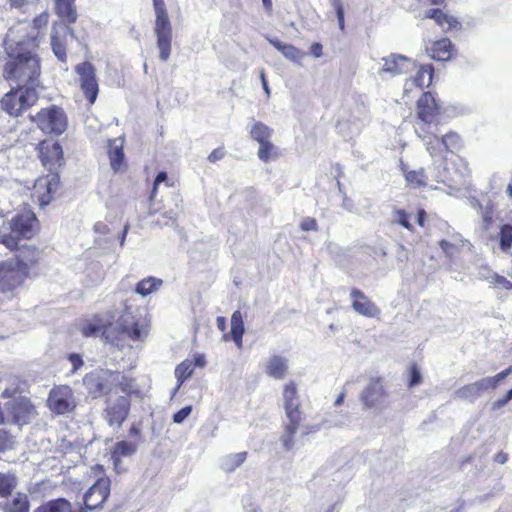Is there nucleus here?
Listing matches in <instances>:
<instances>
[{
  "label": "nucleus",
  "instance_id": "f257e3e1",
  "mask_svg": "<svg viewBox=\"0 0 512 512\" xmlns=\"http://www.w3.org/2000/svg\"><path fill=\"white\" fill-rule=\"evenodd\" d=\"M81 330L85 337L101 336L105 342L117 347L123 346L121 341L126 337L132 341H143L148 334L144 321L136 319L128 309L121 315L115 327H106L101 321L95 320L84 324Z\"/></svg>",
  "mask_w": 512,
  "mask_h": 512
},
{
  "label": "nucleus",
  "instance_id": "f03ea898",
  "mask_svg": "<svg viewBox=\"0 0 512 512\" xmlns=\"http://www.w3.org/2000/svg\"><path fill=\"white\" fill-rule=\"evenodd\" d=\"M26 240L19 238V246L14 249L15 259L4 262L0 269L1 281L11 288L20 285L28 276L29 269L39 260V251L28 245Z\"/></svg>",
  "mask_w": 512,
  "mask_h": 512
},
{
  "label": "nucleus",
  "instance_id": "7ed1b4c3",
  "mask_svg": "<svg viewBox=\"0 0 512 512\" xmlns=\"http://www.w3.org/2000/svg\"><path fill=\"white\" fill-rule=\"evenodd\" d=\"M19 47L18 54L5 64L4 74L7 79L15 81L17 87L33 86L36 89L40 75L39 59L31 50L22 51L23 46Z\"/></svg>",
  "mask_w": 512,
  "mask_h": 512
},
{
  "label": "nucleus",
  "instance_id": "20e7f679",
  "mask_svg": "<svg viewBox=\"0 0 512 512\" xmlns=\"http://www.w3.org/2000/svg\"><path fill=\"white\" fill-rule=\"evenodd\" d=\"M36 217L33 213L26 212L14 216L8 227H0V243L10 251L19 246V238L30 239L34 235V223Z\"/></svg>",
  "mask_w": 512,
  "mask_h": 512
},
{
  "label": "nucleus",
  "instance_id": "39448f33",
  "mask_svg": "<svg viewBox=\"0 0 512 512\" xmlns=\"http://www.w3.org/2000/svg\"><path fill=\"white\" fill-rule=\"evenodd\" d=\"M153 6L156 16L154 32L157 37L159 58L166 62L171 54L172 27L164 0H153Z\"/></svg>",
  "mask_w": 512,
  "mask_h": 512
},
{
  "label": "nucleus",
  "instance_id": "423d86ee",
  "mask_svg": "<svg viewBox=\"0 0 512 512\" xmlns=\"http://www.w3.org/2000/svg\"><path fill=\"white\" fill-rule=\"evenodd\" d=\"M121 375L108 369H97L85 375L83 384L92 398L107 395L120 384Z\"/></svg>",
  "mask_w": 512,
  "mask_h": 512
},
{
  "label": "nucleus",
  "instance_id": "0eeeda50",
  "mask_svg": "<svg viewBox=\"0 0 512 512\" xmlns=\"http://www.w3.org/2000/svg\"><path fill=\"white\" fill-rule=\"evenodd\" d=\"M29 117L46 134L61 135L67 129V116L64 110L56 105L42 108L36 115Z\"/></svg>",
  "mask_w": 512,
  "mask_h": 512
},
{
  "label": "nucleus",
  "instance_id": "6e6552de",
  "mask_svg": "<svg viewBox=\"0 0 512 512\" xmlns=\"http://www.w3.org/2000/svg\"><path fill=\"white\" fill-rule=\"evenodd\" d=\"M38 98V93L33 86H20L5 94L1 99V105L10 116L17 117L33 106Z\"/></svg>",
  "mask_w": 512,
  "mask_h": 512
},
{
  "label": "nucleus",
  "instance_id": "1a4fd4ad",
  "mask_svg": "<svg viewBox=\"0 0 512 512\" xmlns=\"http://www.w3.org/2000/svg\"><path fill=\"white\" fill-rule=\"evenodd\" d=\"M130 399L124 395L110 394L105 401L102 417L113 430H119L130 412Z\"/></svg>",
  "mask_w": 512,
  "mask_h": 512
},
{
  "label": "nucleus",
  "instance_id": "9d476101",
  "mask_svg": "<svg viewBox=\"0 0 512 512\" xmlns=\"http://www.w3.org/2000/svg\"><path fill=\"white\" fill-rule=\"evenodd\" d=\"M6 423H12L19 427L28 424L34 418L36 412L30 400L26 397H18L4 404Z\"/></svg>",
  "mask_w": 512,
  "mask_h": 512
},
{
  "label": "nucleus",
  "instance_id": "9b49d317",
  "mask_svg": "<svg viewBox=\"0 0 512 512\" xmlns=\"http://www.w3.org/2000/svg\"><path fill=\"white\" fill-rule=\"evenodd\" d=\"M75 72L79 76L80 87L85 97L93 104L99 92L94 66L90 62H83L75 67Z\"/></svg>",
  "mask_w": 512,
  "mask_h": 512
},
{
  "label": "nucleus",
  "instance_id": "f8f14e48",
  "mask_svg": "<svg viewBox=\"0 0 512 512\" xmlns=\"http://www.w3.org/2000/svg\"><path fill=\"white\" fill-rule=\"evenodd\" d=\"M48 18H49V15L46 12L37 16L33 20V24H34L33 32L31 34H28L27 37H23V38H19V39L16 38L17 33L26 29L25 23H19L17 26L10 28L9 32L7 34L8 41L15 43L17 46H28V47L35 48L38 45V43H37V33H35L34 30L46 26L48 23Z\"/></svg>",
  "mask_w": 512,
  "mask_h": 512
},
{
  "label": "nucleus",
  "instance_id": "ddd939ff",
  "mask_svg": "<svg viewBox=\"0 0 512 512\" xmlns=\"http://www.w3.org/2000/svg\"><path fill=\"white\" fill-rule=\"evenodd\" d=\"M110 494V480L98 479L84 494L83 500L86 510L93 511L102 506Z\"/></svg>",
  "mask_w": 512,
  "mask_h": 512
},
{
  "label": "nucleus",
  "instance_id": "4468645a",
  "mask_svg": "<svg viewBox=\"0 0 512 512\" xmlns=\"http://www.w3.org/2000/svg\"><path fill=\"white\" fill-rule=\"evenodd\" d=\"M283 407L288 421H302L300 400L297 394V387L294 382H289L283 390Z\"/></svg>",
  "mask_w": 512,
  "mask_h": 512
},
{
  "label": "nucleus",
  "instance_id": "2eb2a0df",
  "mask_svg": "<svg viewBox=\"0 0 512 512\" xmlns=\"http://www.w3.org/2000/svg\"><path fill=\"white\" fill-rule=\"evenodd\" d=\"M39 157L42 164L49 170L60 166L63 160V150L57 141L44 140L39 144Z\"/></svg>",
  "mask_w": 512,
  "mask_h": 512
},
{
  "label": "nucleus",
  "instance_id": "dca6fc26",
  "mask_svg": "<svg viewBox=\"0 0 512 512\" xmlns=\"http://www.w3.org/2000/svg\"><path fill=\"white\" fill-rule=\"evenodd\" d=\"M48 405L57 414L70 412L74 407L71 390L67 386L53 389L49 394Z\"/></svg>",
  "mask_w": 512,
  "mask_h": 512
},
{
  "label": "nucleus",
  "instance_id": "f3484780",
  "mask_svg": "<svg viewBox=\"0 0 512 512\" xmlns=\"http://www.w3.org/2000/svg\"><path fill=\"white\" fill-rule=\"evenodd\" d=\"M387 396L382 381L379 378L371 379L360 395V400L366 408L380 407Z\"/></svg>",
  "mask_w": 512,
  "mask_h": 512
},
{
  "label": "nucleus",
  "instance_id": "a211bd4d",
  "mask_svg": "<svg viewBox=\"0 0 512 512\" xmlns=\"http://www.w3.org/2000/svg\"><path fill=\"white\" fill-rule=\"evenodd\" d=\"M350 297L353 299V310L364 317L374 318L380 315V309L366 296L361 290L353 288L350 292Z\"/></svg>",
  "mask_w": 512,
  "mask_h": 512
},
{
  "label": "nucleus",
  "instance_id": "6ab92c4d",
  "mask_svg": "<svg viewBox=\"0 0 512 512\" xmlns=\"http://www.w3.org/2000/svg\"><path fill=\"white\" fill-rule=\"evenodd\" d=\"M383 66L379 73H389L392 76L407 73L414 67V62L408 57L400 54H390L382 58Z\"/></svg>",
  "mask_w": 512,
  "mask_h": 512
},
{
  "label": "nucleus",
  "instance_id": "aec40b11",
  "mask_svg": "<svg viewBox=\"0 0 512 512\" xmlns=\"http://www.w3.org/2000/svg\"><path fill=\"white\" fill-rule=\"evenodd\" d=\"M60 186V177L58 174L51 173L46 177L37 180L35 184L36 192L39 193V203L42 206L48 205Z\"/></svg>",
  "mask_w": 512,
  "mask_h": 512
},
{
  "label": "nucleus",
  "instance_id": "412c9836",
  "mask_svg": "<svg viewBox=\"0 0 512 512\" xmlns=\"http://www.w3.org/2000/svg\"><path fill=\"white\" fill-rule=\"evenodd\" d=\"M59 30L63 31L65 34L69 33L71 36L74 35V30L73 28L65 25L64 23H55L52 27L51 46L53 53L60 61L65 62L67 58L66 47L64 42L58 37Z\"/></svg>",
  "mask_w": 512,
  "mask_h": 512
},
{
  "label": "nucleus",
  "instance_id": "4be33fe9",
  "mask_svg": "<svg viewBox=\"0 0 512 512\" xmlns=\"http://www.w3.org/2000/svg\"><path fill=\"white\" fill-rule=\"evenodd\" d=\"M417 109L418 117L425 123H430L435 113L438 112L439 107L434 96L430 92H426L418 100Z\"/></svg>",
  "mask_w": 512,
  "mask_h": 512
},
{
  "label": "nucleus",
  "instance_id": "5701e85b",
  "mask_svg": "<svg viewBox=\"0 0 512 512\" xmlns=\"http://www.w3.org/2000/svg\"><path fill=\"white\" fill-rule=\"evenodd\" d=\"M288 359L281 355H272L266 362L265 372L268 376L280 380L283 379L288 372Z\"/></svg>",
  "mask_w": 512,
  "mask_h": 512
},
{
  "label": "nucleus",
  "instance_id": "b1692460",
  "mask_svg": "<svg viewBox=\"0 0 512 512\" xmlns=\"http://www.w3.org/2000/svg\"><path fill=\"white\" fill-rule=\"evenodd\" d=\"M138 443L133 441H119L114 444L111 451V459L113 461L115 469H118L121 464L123 457H130L137 451Z\"/></svg>",
  "mask_w": 512,
  "mask_h": 512
},
{
  "label": "nucleus",
  "instance_id": "393cba45",
  "mask_svg": "<svg viewBox=\"0 0 512 512\" xmlns=\"http://www.w3.org/2000/svg\"><path fill=\"white\" fill-rule=\"evenodd\" d=\"M123 138H115L108 141V156L111 168L114 172H118L124 161Z\"/></svg>",
  "mask_w": 512,
  "mask_h": 512
},
{
  "label": "nucleus",
  "instance_id": "a878e982",
  "mask_svg": "<svg viewBox=\"0 0 512 512\" xmlns=\"http://www.w3.org/2000/svg\"><path fill=\"white\" fill-rule=\"evenodd\" d=\"M55 11L59 18L67 24L75 23L77 20V11L75 0H54Z\"/></svg>",
  "mask_w": 512,
  "mask_h": 512
},
{
  "label": "nucleus",
  "instance_id": "bb28decb",
  "mask_svg": "<svg viewBox=\"0 0 512 512\" xmlns=\"http://www.w3.org/2000/svg\"><path fill=\"white\" fill-rule=\"evenodd\" d=\"M453 55V45L448 38H443L433 43L430 56L437 61H448Z\"/></svg>",
  "mask_w": 512,
  "mask_h": 512
},
{
  "label": "nucleus",
  "instance_id": "cd10ccee",
  "mask_svg": "<svg viewBox=\"0 0 512 512\" xmlns=\"http://www.w3.org/2000/svg\"><path fill=\"white\" fill-rule=\"evenodd\" d=\"M268 41L288 60L299 62L304 56L301 50L291 44L283 43L276 38H268Z\"/></svg>",
  "mask_w": 512,
  "mask_h": 512
},
{
  "label": "nucleus",
  "instance_id": "c85d7f7f",
  "mask_svg": "<svg viewBox=\"0 0 512 512\" xmlns=\"http://www.w3.org/2000/svg\"><path fill=\"white\" fill-rule=\"evenodd\" d=\"M301 421H288L284 426V432L280 437L282 448L290 451L295 446V435L299 429Z\"/></svg>",
  "mask_w": 512,
  "mask_h": 512
},
{
  "label": "nucleus",
  "instance_id": "c756f323",
  "mask_svg": "<svg viewBox=\"0 0 512 512\" xmlns=\"http://www.w3.org/2000/svg\"><path fill=\"white\" fill-rule=\"evenodd\" d=\"M29 501L26 494L18 493L11 501L1 505L3 512H29Z\"/></svg>",
  "mask_w": 512,
  "mask_h": 512
},
{
  "label": "nucleus",
  "instance_id": "7c9ffc66",
  "mask_svg": "<svg viewBox=\"0 0 512 512\" xmlns=\"http://www.w3.org/2000/svg\"><path fill=\"white\" fill-rule=\"evenodd\" d=\"M246 457V452L226 455L221 459L220 467L225 472H233L245 462Z\"/></svg>",
  "mask_w": 512,
  "mask_h": 512
},
{
  "label": "nucleus",
  "instance_id": "2f4dec72",
  "mask_svg": "<svg viewBox=\"0 0 512 512\" xmlns=\"http://www.w3.org/2000/svg\"><path fill=\"white\" fill-rule=\"evenodd\" d=\"M273 135V129L266 124L257 121L251 126L250 136L259 144L270 141Z\"/></svg>",
  "mask_w": 512,
  "mask_h": 512
},
{
  "label": "nucleus",
  "instance_id": "473e14b6",
  "mask_svg": "<svg viewBox=\"0 0 512 512\" xmlns=\"http://www.w3.org/2000/svg\"><path fill=\"white\" fill-rule=\"evenodd\" d=\"M162 283L163 281L159 278L152 276L147 277L137 283L135 293L142 297L148 296L152 292L158 290Z\"/></svg>",
  "mask_w": 512,
  "mask_h": 512
},
{
  "label": "nucleus",
  "instance_id": "72a5a7b5",
  "mask_svg": "<svg viewBox=\"0 0 512 512\" xmlns=\"http://www.w3.org/2000/svg\"><path fill=\"white\" fill-rule=\"evenodd\" d=\"M454 398L467 400L474 403L481 395L475 383L464 385L453 393Z\"/></svg>",
  "mask_w": 512,
  "mask_h": 512
},
{
  "label": "nucleus",
  "instance_id": "f704fd0d",
  "mask_svg": "<svg viewBox=\"0 0 512 512\" xmlns=\"http://www.w3.org/2000/svg\"><path fill=\"white\" fill-rule=\"evenodd\" d=\"M193 371V364L189 360H185L176 366L175 377L177 378V386L173 394H175L180 386L184 383V381L192 375Z\"/></svg>",
  "mask_w": 512,
  "mask_h": 512
},
{
  "label": "nucleus",
  "instance_id": "c9c22d12",
  "mask_svg": "<svg viewBox=\"0 0 512 512\" xmlns=\"http://www.w3.org/2000/svg\"><path fill=\"white\" fill-rule=\"evenodd\" d=\"M257 156L261 161L267 163L270 160L277 158V147L271 142V140L261 143L259 144Z\"/></svg>",
  "mask_w": 512,
  "mask_h": 512
},
{
  "label": "nucleus",
  "instance_id": "e433bc0d",
  "mask_svg": "<svg viewBox=\"0 0 512 512\" xmlns=\"http://www.w3.org/2000/svg\"><path fill=\"white\" fill-rule=\"evenodd\" d=\"M17 485L16 477L12 474L0 473V497H7Z\"/></svg>",
  "mask_w": 512,
  "mask_h": 512
},
{
  "label": "nucleus",
  "instance_id": "4c0bfd02",
  "mask_svg": "<svg viewBox=\"0 0 512 512\" xmlns=\"http://www.w3.org/2000/svg\"><path fill=\"white\" fill-rule=\"evenodd\" d=\"M422 141L426 146V150L432 157L440 155L444 150L442 147L441 139L437 136L426 135L422 137Z\"/></svg>",
  "mask_w": 512,
  "mask_h": 512
},
{
  "label": "nucleus",
  "instance_id": "58836bf2",
  "mask_svg": "<svg viewBox=\"0 0 512 512\" xmlns=\"http://www.w3.org/2000/svg\"><path fill=\"white\" fill-rule=\"evenodd\" d=\"M432 77H433L432 65H424L418 71L417 76L411 82L410 85L415 84L422 88L425 85V82H427V85H429L432 82Z\"/></svg>",
  "mask_w": 512,
  "mask_h": 512
},
{
  "label": "nucleus",
  "instance_id": "ea45409f",
  "mask_svg": "<svg viewBox=\"0 0 512 512\" xmlns=\"http://www.w3.org/2000/svg\"><path fill=\"white\" fill-rule=\"evenodd\" d=\"M442 147L449 152H454L461 147V138L455 132H449L441 138Z\"/></svg>",
  "mask_w": 512,
  "mask_h": 512
},
{
  "label": "nucleus",
  "instance_id": "a19ab883",
  "mask_svg": "<svg viewBox=\"0 0 512 512\" xmlns=\"http://www.w3.org/2000/svg\"><path fill=\"white\" fill-rule=\"evenodd\" d=\"M499 244L502 251L506 252L512 247V225L505 224L501 227Z\"/></svg>",
  "mask_w": 512,
  "mask_h": 512
},
{
  "label": "nucleus",
  "instance_id": "79ce46f5",
  "mask_svg": "<svg viewBox=\"0 0 512 512\" xmlns=\"http://www.w3.org/2000/svg\"><path fill=\"white\" fill-rule=\"evenodd\" d=\"M245 332L243 317L239 310L235 311L231 316V337L243 335Z\"/></svg>",
  "mask_w": 512,
  "mask_h": 512
},
{
  "label": "nucleus",
  "instance_id": "37998d69",
  "mask_svg": "<svg viewBox=\"0 0 512 512\" xmlns=\"http://www.w3.org/2000/svg\"><path fill=\"white\" fill-rule=\"evenodd\" d=\"M405 178L407 182L414 187H420L422 185H425L426 176L423 169L419 171L406 172Z\"/></svg>",
  "mask_w": 512,
  "mask_h": 512
},
{
  "label": "nucleus",
  "instance_id": "c03bdc74",
  "mask_svg": "<svg viewBox=\"0 0 512 512\" xmlns=\"http://www.w3.org/2000/svg\"><path fill=\"white\" fill-rule=\"evenodd\" d=\"M15 438L4 429H0V453L12 450L15 446Z\"/></svg>",
  "mask_w": 512,
  "mask_h": 512
},
{
  "label": "nucleus",
  "instance_id": "a18cd8bd",
  "mask_svg": "<svg viewBox=\"0 0 512 512\" xmlns=\"http://www.w3.org/2000/svg\"><path fill=\"white\" fill-rule=\"evenodd\" d=\"M393 222L401 225L407 230H412L409 215L402 209H398L394 212Z\"/></svg>",
  "mask_w": 512,
  "mask_h": 512
},
{
  "label": "nucleus",
  "instance_id": "49530a36",
  "mask_svg": "<svg viewBox=\"0 0 512 512\" xmlns=\"http://www.w3.org/2000/svg\"><path fill=\"white\" fill-rule=\"evenodd\" d=\"M474 383L477 386L480 395H482V393L486 391L494 390L497 388L495 385V381L491 377L481 378Z\"/></svg>",
  "mask_w": 512,
  "mask_h": 512
},
{
  "label": "nucleus",
  "instance_id": "de8ad7c7",
  "mask_svg": "<svg viewBox=\"0 0 512 512\" xmlns=\"http://www.w3.org/2000/svg\"><path fill=\"white\" fill-rule=\"evenodd\" d=\"M332 6L334 7L336 11V16L339 24L340 30H344L345 23H344V8L341 3V0H332Z\"/></svg>",
  "mask_w": 512,
  "mask_h": 512
},
{
  "label": "nucleus",
  "instance_id": "09e8293b",
  "mask_svg": "<svg viewBox=\"0 0 512 512\" xmlns=\"http://www.w3.org/2000/svg\"><path fill=\"white\" fill-rule=\"evenodd\" d=\"M192 406L187 405L173 415V422L181 424L191 414Z\"/></svg>",
  "mask_w": 512,
  "mask_h": 512
},
{
  "label": "nucleus",
  "instance_id": "8fccbe9b",
  "mask_svg": "<svg viewBox=\"0 0 512 512\" xmlns=\"http://www.w3.org/2000/svg\"><path fill=\"white\" fill-rule=\"evenodd\" d=\"M426 16L427 18L434 19L435 22L440 26H443L445 19H447V15L444 14L440 9H430Z\"/></svg>",
  "mask_w": 512,
  "mask_h": 512
},
{
  "label": "nucleus",
  "instance_id": "3c124183",
  "mask_svg": "<svg viewBox=\"0 0 512 512\" xmlns=\"http://www.w3.org/2000/svg\"><path fill=\"white\" fill-rule=\"evenodd\" d=\"M422 381V376L420 373V370L417 368L416 365H413L410 368V379H409V387H414L416 385H419Z\"/></svg>",
  "mask_w": 512,
  "mask_h": 512
},
{
  "label": "nucleus",
  "instance_id": "603ef678",
  "mask_svg": "<svg viewBox=\"0 0 512 512\" xmlns=\"http://www.w3.org/2000/svg\"><path fill=\"white\" fill-rule=\"evenodd\" d=\"M491 277H492V281H491L492 284H498L506 290H512V282L507 280L504 276H501V275L495 273V274H491Z\"/></svg>",
  "mask_w": 512,
  "mask_h": 512
},
{
  "label": "nucleus",
  "instance_id": "864d4df0",
  "mask_svg": "<svg viewBox=\"0 0 512 512\" xmlns=\"http://www.w3.org/2000/svg\"><path fill=\"white\" fill-rule=\"evenodd\" d=\"M68 360L72 365V372L75 373L78 371L84 364L82 357L77 353H71L68 356Z\"/></svg>",
  "mask_w": 512,
  "mask_h": 512
},
{
  "label": "nucleus",
  "instance_id": "5fc2aeb1",
  "mask_svg": "<svg viewBox=\"0 0 512 512\" xmlns=\"http://www.w3.org/2000/svg\"><path fill=\"white\" fill-rule=\"evenodd\" d=\"M300 228L303 231H316L318 225L314 218L306 217L301 221Z\"/></svg>",
  "mask_w": 512,
  "mask_h": 512
},
{
  "label": "nucleus",
  "instance_id": "6e6d98bb",
  "mask_svg": "<svg viewBox=\"0 0 512 512\" xmlns=\"http://www.w3.org/2000/svg\"><path fill=\"white\" fill-rule=\"evenodd\" d=\"M225 155V152L222 148L214 149L208 156V160L211 163H215L219 160H221Z\"/></svg>",
  "mask_w": 512,
  "mask_h": 512
},
{
  "label": "nucleus",
  "instance_id": "4d7b16f0",
  "mask_svg": "<svg viewBox=\"0 0 512 512\" xmlns=\"http://www.w3.org/2000/svg\"><path fill=\"white\" fill-rule=\"evenodd\" d=\"M168 179V175L166 172L164 171H161L157 174L155 180H154V184H153V191H152V195L155 194L156 190H157V187L159 184L163 183V182H166Z\"/></svg>",
  "mask_w": 512,
  "mask_h": 512
},
{
  "label": "nucleus",
  "instance_id": "13d9d810",
  "mask_svg": "<svg viewBox=\"0 0 512 512\" xmlns=\"http://www.w3.org/2000/svg\"><path fill=\"white\" fill-rule=\"evenodd\" d=\"M512 373V367H508L507 369L501 371L495 376H491L493 380L495 381L496 387L499 385V383L504 380L507 376H509Z\"/></svg>",
  "mask_w": 512,
  "mask_h": 512
},
{
  "label": "nucleus",
  "instance_id": "bf43d9fd",
  "mask_svg": "<svg viewBox=\"0 0 512 512\" xmlns=\"http://www.w3.org/2000/svg\"><path fill=\"white\" fill-rule=\"evenodd\" d=\"M439 245L446 255H448V256L452 255L453 250L455 248V246L452 243H450L446 240H441L439 242Z\"/></svg>",
  "mask_w": 512,
  "mask_h": 512
},
{
  "label": "nucleus",
  "instance_id": "052dcab7",
  "mask_svg": "<svg viewBox=\"0 0 512 512\" xmlns=\"http://www.w3.org/2000/svg\"><path fill=\"white\" fill-rule=\"evenodd\" d=\"M36 0H10L11 6L15 8H23L26 5L35 3Z\"/></svg>",
  "mask_w": 512,
  "mask_h": 512
},
{
  "label": "nucleus",
  "instance_id": "680f3d73",
  "mask_svg": "<svg viewBox=\"0 0 512 512\" xmlns=\"http://www.w3.org/2000/svg\"><path fill=\"white\" fill-rule=\"evenodd\" d=\"M491 274H495V272L491 271L488 268H483L479 272V278L482 279V280H487V281H489L491 283V281H492Z\"/></svg>",
  "mask_w": 512,
  "mask_h": 512
},
{
  "label": "nucleus",
  "instance_id": "e2e57ef3",
  "mask_svg": "<svg viewBox=\"0 0 512 512\" xmlns=\"http://www.w3.org/2000/svg\"><path fill=\"white\" fill-rule=\"evenodd\" d=\"M94 231L99 234H107L109 232V228L105 223L98 222L94 225Z\"/></svg>",
  "mask_w": 512,
  "mask_h": 512
},
{
  "label": "nucleus",
  "instance_id": "0e129e2a",
  "mask_svg": "<svg viewBox=\"0 0 512 512\" xmlns=\"http://www.w3.org/2000/svg\"><path fill=\"white\" fill-rule=\"evenodd\" d=\"M508 402H509V400L506 397H503L501 399L494 401L491 405V408H492V410H498V409L504 407L505 405H507Z\"/></svg>",
  "mask_w": 512,
  "mask_h": 512
},
{
  "label": "nucleus",
  "instance_id": "69168bd1",
  "mask_svg": "<svg viewBox=\"0 0 512 512\" xmlns=\"http://www.w3.org/2000/svg\"><path fill=\"white\" fill-rule=\"evenodd\" d=\"M260 80H261V83H262V86H263V89H264L265 93L267 94V96H269L270 95V89H269V85H268V82H267V79H266V76H265V72H264L263 69L260 71Z\"/></svg>",
  "mask_w": 512,
  "mask_h": 512
},
{
  "label": "nucleus",
  "instance_id": "338daca9",
  "mask_svg": "<svg viewBox=\"0 0 512 512\" xmlns=\"http://www.w3.org/2000/svg\"><path fill=\"white\" fill-rule=\"evenodd\" d=\"M481 215H482L483 221L486 223V225H489L492 220L491 210L487 207L481 211Z\"/></svg>",
  "mask_w": 512,
  "mask_h": 512
},
{
  "label": "nucleus",
  "instance_id": "774afa93",
  "mask_svg": "<svg viewBox=\"0 0 512 512\" xmlns=\"http://www.w3.org/2000/svg\"><path fill=\"white\" fill-rule=\"evenodd\" d=\"M311 53L315 56V57H320L322 55V45L319 44V43H314L312 46H311Z\"/></svg>",
  "mask_w": 512,
  "mask_h": 512
}]
</instances>
